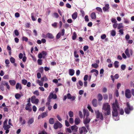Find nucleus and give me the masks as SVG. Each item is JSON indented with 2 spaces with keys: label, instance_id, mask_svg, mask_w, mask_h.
<instances>
[{
  "label": "nucleus",
  "instance_id": "obj_50",
  "mask_svg": "<svg viewBox=\"0 0 134 134\" xmlns=\"http://www.w3.org/2000/svg\"><path fill=\"white\" fill-rule=\"evenodd\" d=\"M119 113L121 115H123L124 113L123 109H120L119 110Z\"/></svg>",
  "mask_w": 134,
  "mask_h": 134
},
{
  "label": "nucleus",
  "instance_id": "obj_42",
  "mask_svg": "<svg viewBox=\"0 0 134 134\" xmlns=\"http://www.w3.org/2000/svg\"><path fill=\"white\" fill-rule=\"evenodd\" d=\"M66 132H68V133H71L72 132V131L69 128H66Z\"/></svg>",
  "mask_w": 134,
  "mask_h": 134
},
{
  "label": "nucleus",
  "instance_id": "obj_48",
  "mask_svg": "<svg viewBox=\"0 0 134 134\" xmlns=\"http://www.w3.org/2000/svg\"><path fill=\"white\" fill-rule=\"evenodd\" d=\"M96 9L98 12H102V9L99 7H97L96 8Z\"/></svg>",
  "mask_w": 134,
  "mask_h": 134
},
{
  "label": "nucleus",
  "instance_id": "obj_57",
  "mask_svg": "<svg viewBox=\"0 0 134 134\" xmlns=\"http://www.w3.org/2000/svg\"><path fill=\"white\" fill-rule=\"evenodd\" d=\"M53 15L56 18H58L59 17V15L58 14L56 13H54L53 14Z\"/></svg>",
  "mask_w": 134,
  "mask_h": 134
},
{
  "label": "nucleus",
  "instance_id": "obj_34",
  "mask_svg": "<svg viewBox=\"0 0 134 134\" xmlns=\"http://www.w3.org/2000/svg\"><path fill=\"white\" fill-rule=\"evenodd\" d=\"M95 72L96 74L97 75H96V76H97V75H98V71L96 69H92L91 70V73L93 72Z\"/></svg>",
  "mask_w": 134,
  "mask_h": 134
},
{
  "label": "nucleus",
  "instance_id": "obj_9",
  "mask_svg": "<svg viewBox=\"0 0 134 134\" xmlns=\"http://www.w3.org/2000/svg\"><path fill=\"white\" fill-rule=\"evenodd\" d=\"M112 107L113 109H117L119 108L118 103L116 99L115 100V103L113 104Z\"/></svg>",
  "mask_w": 134,
  "mask_h": 134
},
{
  "label": "nucleus",
  "instance_id": "obj_26",
  "mask_svg": "<svg viewBox=\"0 0 134 134\" xmlns=\"http://www.w3.org/2000/svg\"><path fill=\"white\" fill-rule=\"evenodd\" d=\"M122 25V23H119L118 24V26H117L118 29H120L121 28H123L124 27V26Z\"/></svg>",
  "mask_w": 134,
  "mask_h": 134
},
{
  "label": "nucleus",
  "instance_id": "obj_64",
  "mask_svg": "<svg viewBox=\"0 0 134 134\" xmlns=\"http://www.w3.org/2000/svg\"><path fill=\"white\" fill-rule=\"evenodd\" d=\"M38 134H47V133L45 131H43L38 133Z\"/></svg>",
  "mask_w": 134,
  "mask_h": 134
},
{
  "label": "nucleus",
  "instance_id": "obj_25",
  "mask_svg": "<svg viewBox=\"0 0 134 134\" xmlns=\"http://www.w3.org/2000/svg\"><path fill=\"white\" fill-rule=\"evenodd\" d=\"M34 121V119L33 118H31L28 121L27 123L29 125L32 124Z\"/></svg>",
  "mask_w": 134,
  "mask_h": 134
},
{
  "label": "nucleus",
  "instance_id": "obj_63",
  "mask_svg": "<svg viewBox=\"0 0 134 134\" xmlns=\"http://www.w3.org/2000/svg\"><path fill=\"white\" fill-rule=\"evenodd\" d=\"M88 48V47L87 46H85L83 47V50L84 51H86Z\"/></svg>",
  "mask_w": 134,
  "mask_h": 134
},
{
  "label": "nucleus",
  "instance_id": "obj_43",
  "mask_svg": "<svg viewBox=\"0 0 134 134\" xmlns=\"http://www.w3.org/2000/svg\"><path fill=\"white\" fill-rule=\"evenodd\" d=\"M37 82L38 83L39 85L40 86H42L43 85V82L39 80L37 81Z\"/></svg>",
  "mask_w": 134,
  "mask_h": 134
},
{
  "label": "nucleus",
  "instance_id": "obj_32",
  "mask_svg": "<svg viewBox=\"0 0 134 134\" xmlns=\"http://www.w3.org/2000/svg\"><path fill=\"white\" fill-rule=\"evenodd\" d=\"M119 62L117 61H115L114 63V67L115 68H118L119 67L118 64Z\"/></svg>",
  "mask_w": 134,
  "mask_h": 134
},
{
  "label": "nucleus",
  "instance_id": "obj_7",
  "mask_svg": "<svg viewBox=\"0 0 134 134\" xmlns=\"http://www.w3.org/2000/svg\"><path fill=\"white\" fill-rule=\"evenodd\" d=\"M125 94L126 97L128 99L131 98L132 96L131 91L129 89H127L126 90Z\"/></svg>",
  "mask_w": 134,
  "mask_h": 134
},
{
  "label": "nucleus",
  "instance_id": "obj_10",
  "mask_svg": "<svg viewBox=\"0 0 134 134\" xmlns=\"http://www.w3.org/2000/svg\"><path fill=\"white\" fill-rule=\"evenodd\" d=\"M71 128L73 132H77L78 131V127L76 125L71 126Z\"/></svg>",
  "mask_w": 134,
  "mask_h": 134
},
{
  "label": "nucleus",
  "instance_id": "obj_22",
  "mask_svg": "<svg viewBox=\"0 0 134 134\" xmlns=\"http://www.w3.org/2000/svg\"><path fill=\"white\" fill-rule=\"evenodd\" d=\"M47 113L48 111H46V112H44L42 113L41 114L42 118H43L47 116L48 115L47 114Z\"/></svg>",
  "mask_w": 134,
  "mask_h": 134
},
{
  "label": "nucleus",
  "instance_id": "obj_59",
  "mask_svg": "<svg viewBox=\"0 0 134 134\" xmlns=\"http://www.w3.org/2000/svg\"><path fill=\"white\" fill-rule=\"evenodd\" d=\"M67 97L68 98V99H71V94L70 93H68L67 94Z\"/></svg>",
  "mask_w": 134,
  "mask_h": 134
},
{
  "label": "nucleus",
  "instance_id": "obj_29",
  "mask_svg": "<svg viewBox=\"0 0 134 134\" xmlns=\"http://www.w3.org/2000/svg\"><path fill=\"white\" fill-rule=\"evenodd\" d=\"M49 123L51 124H53L54 123V120L53 118H50L49 120Z\"/></svg>",
  "mask_w": 134,
  "mask_h": 134
},
{
  "label": "nucleus",
  "instance_id": "obj_2",
  "mask_svg": "<svg viewBox=\"0 0 134 134\" xmlns=\"http://www.w3.org/2000/svg\"><path fill=\"white\" fill-rule=\"evenodd\" d=\"M102 109L105 111L104 113L105 115H109L111 114L110 106L108 103H103Z\"/></svg>",
  "mask_w": 134,
  "mask_h": 134
},
{
  "label": "nucleus",
  "instance_id": "obj_6",
  "mask_svg": "<svg viewBox=\"0 0 134 134\" xmlns=\"http://www.w3.org/2000/svg\"><path fill=\"white\" fill-rule=\"evenodd\" d=\"M63 125L59 121H57L54 123L53 126V127L54 129L57 130L58 129L61 128L62 127Z\"/></svg>",
  "mask_w": 134,
  "mask_h": 134
},
{
  "label": "nucleus",
  "instance_id": "obj_12",
  "mask_svg": "<svg viewBox=\"0 0 134 134\" xmlns=\"http://www.w3.org/2000/svg\"><path fill=\"white\" fill-rule=\"evenodd\" d=\"M92 103L93 106L95 107H97L98 105L97 101L96 99H94L92 101Z\"/></svg>",
  "mask_w": 134,
  "mask_h": 134
},
{
  "label": "nucleus",
  "instance_id": "obj_53",
  "mask_svg": "<svg viewBox=\"0 0 134 134\" xmlns=\"http://www.w3.org/2000/svg\"><path fill=\"white\" fill-rule=\"evenodd\" d=\"M22 40L23 41H25L26 42H27L28 40V38L27 37H23L22 38Z\"/></svg>",
  "mask_w": 134,
  "mask_h": 134
},
{
  "label": "nucleus",
  "instance_id": "obj_21",
  "mask_svg": "<svg viewBox=\"0 0 134 134\" xmlns=\"http://www.w3.org/2000/svg\"><path fill=\"white\" fill-rule=\"evenodd\" d=\"M77 12H75L72 14V18L73 19H76L77 18Z\"/></svg>",
  "mask_w": 134,
  "mask_h": 134
},
{
  "label": "nucleus",
  "instance_id": "obj_11",
  "mask_svg": "<svg viewBox=\"0 0 134 134\" xmlns=\"http://www.w3.org/2000/svg\"><path fill=\"white\" fill-rule=\"evenodd\" d=\"M112 115L113 117H117L118 115V112L117 109H114L112 111Z\"/></svg>",
  "mask_w": 134,
  "mask_h": 134
},
{
  "label": "nucleus",
  "instance_id": "obj_36",
  "mask_svg": "<svg viewBox=\"0 0 134 134\" xmlns=\"http://www.w3.org/2000/svg\"><path fill=\"white\" fill-rule=\"evenodd\" d=\"M110 34L112 36H114L116 34V33L115 30H112L111 31Z\"/></svg>",
  "mask_w": 134,
  "mask_h": 134
},
{
  "label": "nucleus",
  "instance_id": "obj_40",
  "mask_svg": "<svg viewBox=\"0 0 134 134\" xmlns=\"http://www.w3.org/2000/svg\"><path fill=\"white\" fill-rule=\"evenodd\" d=\"M77 35L76 32H74L73 33V36H72V39L73 40H75L76 37Z\"/></svg>",
  "mask_w": 134,
  "mask_h": 134
},
{
  "label": "nucleus",
  "instance_id": "obj_61",
  "mask_svg": "<svg viewBox=\"0 0 134 134\" xmlns=\"http://www.w3.org/2000/svg\"><path fill=\"white\" fill-rule=\"evenodd\" d=\"M77 52L75 51L74 52V57L76 58H78L79 57V55L78 54H77Z\"/></svg>",
  "mask_w": 134,
  "mask_h": 134
},
{
  "label": "nucleus",
  "instance_id": "obj_45",
  "mask_svg": "<svg viewBox=\"0 0 134 134\" xmlns=\"http://www.w3.org/2000/svg\"><path fill=\"white\" fill-rule=\"evenodd\" d=\"M4 86L1 83L0 88L1 90L2 91H3L4 90Z\"/></svg>",
  "mask_w": 134,
  "mask_h": 134
},
{
  "label": "nucleus",
  "instance_id": "obj_56",
  "mask_svg": "<svg viewBox=\"0 0 134 134\" xmlns=\"http://www.w3.org/2000/svg\"><path fill=\"white\" fill-rule=\"evenodd\" d=\"M41 80L42 81H46L47 80V78L46 77V76L42 77L41 78Z\"/></svg>",
  "mask_w": 134,
  "mask_h": 134
},
{
  "label": "nucleus",
  "instance_id": "obj_27",
  "mask_svg": "<svg viewBox=\"0 0 134 134\" xmlns=\"http://www.w3.org/2000/svg\"><path fill=\"white\" fill-rule=\"evenodd\" d=\"M10 125H7L4 126H3V128L4 130L8 129L10 127Z\"/></svg>",
  "mask_w": 134,
  "mask_h": 134
},
{
  "label": "nucleus",
  "instance_id": "obj_47",
  "mask_svg": "<svg viewBox=\"0 0 134 134\" xmlns=\"http://www.w3.org/2000/svg\"><path fill=\"white\" fill-rule=\"evenodd\" d=\"M79 115L81 118H82L83 117V115L82 112L81 111H79Z\"/></svg>",
  "mask_w": 134,
  "mask_h": 134
},
{
  "label": "nucleus",
  "instance_id": "obj_30",
  "mask_svg": "<svg viewBox=\"0 0 134 134\" xmlns=\"http://www.w3.org/2000/svg\"><path fill=\"white\" fill-rule=\"evenodd\" d=\"M25 109L26 110H28L29 112H31L32 111L31 108L30 107L27 106V105L26 106Z\"/></svg>",
  "mask_w": 134,
  "mask_h": 134
},
{
  "label": "nucleus",
  "instance_id": "obj_35",
  "mask_svg": "<svg viewBox=\"0 0 134 134\" xmlns=\"http://www.w3.org/2000/svg\"><path fill=\"white\" fill-rule=\"evenodd\" d=\"M87 108L90 111H91L92 113H93V112H94L93 110L92 109L90 105H88Z\"/></svg>",
  "mask_w": 134,
  "mask_h": 134
},
{
  "label": "nucleus",
  "instance_id": "obj_16",
  "mask_svg": "<svg viewBox=\"0 0 134 134\" xmlns=\"http://www.w3.org/2000/svg\"><path fill=\"white\" fill-rule=\"evenodd\" d=\"M81 122V120L79 118H77L75 119L74 120L75 123L76 125H78Z\"/></svg>",
  "mask_w": 134,
  "mask_h": 134
},
{
  "label": "nucleus",
  "instance_id": "obj_52",
  "mask_svg": "<svg viewBox=\"0 0 134 134\" xmlns=\"http://www.w3.org/2000/svg\"><path fill=\"white\" fill-rule=\"evenodd\" d=\"M61 35V33L60 32L58 33L56 36V38L57 39H59Z\"/></svg>",
  "mask_w": 134,
  "mask_h": 134
},
{
  "label": "nucleus",
  "instance_id": "obj_62",
  "mask_svg": "<svg viewBox=\"0 0 134 134\" xmlns=\"http://www.w3.org/2000/svg\"><path fill=\"white\" fill-rule=\"evenodd\" d=\"M126 68V66L124 65H122L121 66V68L123 70H124Z\"/></svg>",
  "mask_w": 134,
  "mask_h": 134
},
{
  "label": "nucleus",
  "instance_id": "obj_60",
  "mask_svg": "<svg viewBox=\"0 0 134 134\" xmlns=\"http://www.w3.org/2000/svg\"><path fill=\"white\" fill-rule=\"evenodd\" d=\"M88 76L87 75H85L84 77L83 80L85 81H86L87 80Z\"/></svg>",
  "mask_w": 134,
  "mask_h": 134
},
{
  "label": "nucleus",
  "instance_id": "obj_37",
  "mask_svg": "<svg viewBox=\"0 0 134 134\" xmlns=\"http://www.w3.org/2000/svg\"><path fill=\"white\" fill-rule=\"evenodd\" d=\"M10 60L12 63H13L15 62V59L13 57H12L10 58Z\"/></svg>",
  "mask_w": 134,
  "mask_h": 134
},
{
  "label": "nucleus",
  "instance_id": "obj_17",
  "mask_svg": "<svg viewBox=\"0 0 134 134\" xmlns=\"http://www.w3.org/2000/svg\"><path fill=\"white\" fill-rule=\"evenodd\" d=\"M47 37L49 39H53L54 38V36L52 34L48 33L46 34Z\"/></svg>",
  "mask_w": 134,
  "mask_h": 134
},
{
  "label": "nucleus",
  "instance_id": "obj_13",
  "mask_svg": "<svg viewBox=\"0 0 134 134\" xmlns=\"http://www.w3.org/2000/svg\"><path fill=\"white\" fill-rule=\"evenodd\" d=\"M110 8L109 7V5L108 4H106L105 5V6L103 8V10L104 12H106L107 11H108Z\"/></svg>",
  "mask_w": 134,
  "mask_h": 134
},
{
  "label": "nucleus",
  "instance_id": "obj_33",
  "mask_svg": "<svg viewBox=\"0 0 134 134\" xmlns=\"http://www.w3.org/2000/svg\"><path fill=\"white\" fill-rule=\"evenodd\" d=\"M21 95L19 93H16L15 95V97L17 99H19L21 97Z\"/></svg>",
  "mask_w": 134,
  "mask_h": 134
},
{
  "label": "nucleus",
  "instance_id": "obj_19",
  "mask_svg": "<svg viewBox=\"0 0 134 134\" xmlns=\"http://www.w3.org/2000/svg\"><path fill=\"white\" fill-rule=\"evenodd\" d=\"M97 98H98V101H102L103 98L102 95L100 93L98 94L97 96Z\"/></svg>",
  "mask_w": 134,
  "mask_h": 134
},
{
  "label": "nucleus",
  "instance_id": "obj_18",
  "mask_svg": "<svg viewBox=\"0 0 134 134\" xmlns=\"http://www.w3.org/2000/svg\"><path fill=\"white\" fill-rule=\"evenodd\" d=\"M16 89L19 88L20 90H21L22 88L21 85L19 83H17L16 85Z\"/></svg>",
  "mask_w": 134,
  "mask_h": 134
},
{
  "label": "nucleus",
  "instance_id": "obj_55",
  "mask_svg": "<svg viewBox=\"0 0 134 134\" xmlns=\"http://www.w3.org/2000/svg\"><path fill=\"white\" fill-rule=\"evenodd\" d=\"M41 53L42 54V55H44V56L43 57V58H44L47 55V53L46 52L43 51H42L41 52Z\"/></svg>",
  "mask_w": 134,
  "mask_h": 134
},
{
  "label": "nucleus",
  "instance_id": "obj_28",
  "mask_svg": "<svg viewBox=\"0 0 134 134\" xmlns=\"http://www.w3.org/2000/svg\"><path fill=\"white\" fill-rule=\"evenodd\" d=\"M125 53L128 57H130V56L129 52V50L128 48H127L125 50Z\"/></svg>",
  "mask_w": 134,
  "mask_h": 134
},
{
  "label": "nucleus",
  "instance_id": "obj_24",
  "mask_svg": "<svg viewBox=\"0 0 134 134\" xmlns=\"http://www.w3.org/2000/svg\"><path fill=\"white\" fill-rule=\"evenodd\" d=\"M91 17L92 19H95L96 18V13L94 12L92 13L91 15Z\"/></svg>",
  "mask_w": 134,
  "mask_h": 134
},
{
  "label": "nucleus",
  "instance_id": "obj_58",
  "mask_svg": "<svg viewBox=\"0 0 134 134\" xmlns=\"http://www.w3.org/2000/svg\"><path fill=\"white\" fill-rule=\"evenodd\" d=\"M103 98L104 99L106 100L108 98V96L107 94H104L103 95Z\"/></svg>",
  "mask_w": 134,
  "mask_h": 134
},
{
  "label": "nucleus",
  "instance_id": "obj_20",
  "mask_svg": "<svg viewBox=\"0 0 134 134\" xmlns=\"http://www.w3.org/2000/svg\"><path fill=\"white\" fill-rule=\"evenodd\" d=\"M75 73V71L73 69H70L69 70V74L70 75L73 76Z\"/></svg>",
  "mask_w": 134,
  "mask_h": 134
},
{
  "label": "nucleus",
  "instance_id": "obj_5",
  "mask_svg": "<svg viewBox=\"0 0 134 134\" xmlns=\"http://www.w3.org/2000/svg\"><path fill=\"white\" fill-rule=\"evenodd\" d=\"M79 131L80 134H86L88 131L84 126H82L79 128Z\"/></svg>",
  "mask_w": 134,
  "mask_h": 134
},
{
  "label": "nucleus",
  "instance_id": "obj_44",
  "mask_svg": "<svg viewBox=\"0 0 134 134\" xmlns=\"http://www.w3.org/2000/svg\"><path fill=\"white\" fill-rule=\"evenodd\" d=\"M33 94L38 96L39 95V93L38 90H36L34 92Z\"/></svg>",
  "mask_w": 134,
  "mask_h": 134
},
{
  "label": "nucleus",
  "instance_id": "obj_31",
  "mask_svg": "<svg viewBox=\"0 0 134 134\" xmlns=\"http://www.w3.org/2000/svg\"><path fill=\"white\" fill-rule=\"evenodd\" d=\"M91 66L92 67L95 69H97L99 66L96 63H95L94 64H92Z\"/></svg>",
  "mask_w": 134,
  "mask_h": 134
},
{
  "label": "nucleus",
  "instance_id": "obj_54",
  "mask_svg": "<svg viewBox=\"0 0 134 134\" xmlns=\"http://www.w3.org/2000/svg\"><path fill=\"white\" fill-rule=\"evenodd\" d=\"M69 121L70 123L71 124H73L74 122V120L73 119L71 118H70L69 119Z\"/></svg>",
  "mask_w": 134,
  "mask_h": 134
},
{
  "label": "nucleus",
  "instance_id": "obj_49",
  "mask_svg": "<svg viewBox=\"0 0 134 134\" xmlns=\"http://www.w3.org/2000/svg\"><path fill=\"white\" fill-rule=\"evenodd\" d=\"M65 125L67 127H69L70 125V124H69V122L67 120H65Z\"/></svg>",
  "mask_w": 134,
  "mask_h": 134
},
{
  "label": "nucleus",
  "instance_id": "obj_46",
  "mask_svg": "<svg viewBox=\"0 0 134 134\" xmlns=\"http://www.w3.org/2000/svg\"><path fill=\"white\" fill-rule=\"evenodd\" d=\"M14 33L16 36H18L19 35V33L17 30H15L14 31Z\"/></svg>",
  "mask_w": 134,
  "mask_h": 134
},
{
  "label": "nucleus",
  "instance_id": "obj_4",
  "mask_svg": "<svg viewBox=\"0 0 134 134\" xmlns=\"http://www.w3.org/2000/svg\"><path fill=\"white\" fill-rule=\"evenodd\" d=\"M95 114L96 116V118H99L101 120H103V116L102 113H100L99 110H95Z\"/></svg>",
  "mask_w": 134,
  "mask_h": 134
},
{
  "label": "nucleus",
  "instance_id": "obj_15",
  "mask_svg": "<svg viewBox=\"0 0 134 134\" xmlns=\"http://www.w3.org/2000/svg\"><path fill=\"white\" fill-rule=\"evenodd\" d=\"M1 83L4 86H6L7 89H9L10 86L7 82L5 81H2Z\"/></svg>",
  "mask_w": 134,
  "mask_h": 134
},
{
  "label": "nucleus",
  "instance_id": "obj_51",
  "mask_svg": "<svg viewBox=\"0 0 134 134\" xmlns=\"http://www.w3.org/2000/svg\"><path fill=\"white\" fill-rule=\"evenodd\" d=\"M39 71L41 73H42L44 71V68L43 67H42L39 68Z\"/></svg>",
  "mask_w": 134,
  "mask_h": 134
},
{
  "label": "nucleus",
  "instance_id": "obj_3",
  "mask_svg": "<svg viewBox=\"0 0 134 134\" xmlns=\"http://www.w3.org/2000/svg\"><path fill=\"white\" fill-rule=\"evenodd\" d=\"M127 107L124 109L125 111L126 114H129L130 112L133 109V108L132 106L130 105L129 102L126 103Z\"/></svg>",
  "mask_w": 134,
  "mask_h": 134
},
{
  "label": "nucleus",
  "instance_id": "obj_14",
  "mask_svg": "<svg viewBox=\"0 0 134 134\" xmlns=\"http://www.w3.org/2000/svg\"><path fill=\"white\" fill-rule=\"evenodd\" d=\"M57 98V96L56 94H54L53 93H51L49 95L48 98L50 99L53 98L54 99H56Z\"/></svg>",
  "mask_w": 134,
  "mask_h": 134
},
{
  "label": "nucleus",
  "instance_id": "obj_41",
  "mask_svg": "<svg viewBox=\"0 0 134 134\" xmlns=\"http://www.w3.org/2000/svg\"><path fill=\"white\" fill-rule=\"evenodd\" d=\"M37 63L38 65H41L42 64V60L41 59H38L37 60Z\"/></svg>",
  "mask_w": 134,
  "mask_h": 134
},
{
  "label": "nucleus",
  "instance_id": "obj_23",
  "mask_svg": "<svg viewBox=\"0 0 134 134\" xmlns=\"http://www.w3.org/2000/svg\"><path fill=\"white\" fill-rule=\"evenodd\" d=\"M9 82L10 85L12 86H14L16 83V81L14 80H10Z\"/></svg>",
  "mask_w": 134,
  "mask_h": 134
},
{
  "label": "nucleus",
  "instance_id": "obj_39",
  "mask_svg": "<svg viewBox=\"0 0 134 134\" xmlns=\"http://www.w3.org/2000/svg\"><path fill=\"white\" fill-rule=\"evenodd\" d=\"M69 115L70 117L72 118L74 116L73 112L71 111H70L69 112Z\"/></svg>",
  "mask_w": 134,
  "mask_h": 134
},
{
  "label": "nucleus",
  "instance_id": "obj_38",
  "mask_svg": "<svg viewBox=\"0 0 134 134\" xmlns=\"http://www.w3.org/2000/svg\"><path fill=\"white\" fill-rule=\"evenodd\" d=\"M21 81L22 83L24 85H26L27 82V81L25 79L22 80Z\"/></svg>",
  "mask_w": 134,
  "mask_h": 134
},
{
  "label": "nucleus",
  "instance_id": "obj_1",
  "mask_svg": "<svg viewBox=\"0 0 134 134\" xmlns=\"http://www.w3.org/2000/svg\"><path fill=\"white\" fill-rule=\"evenodd\" d=\"M83 114L84 118L86 117V118L83 121V123L85 125V126L87 129H88L89 125L87 124L90 123L91 120V119L88 117L90 115L89 112L88 110H86L85 109H84L83 110Z\"/></svg>",
  "mask_w": 134,
  "mask_h": 134
},
{
  "label": "nucleus",
  "instance_id": "obj_8",
  "mask_svg": "<svg viewBox=\"0 0 134 134\" xmlns=\"http://www.w3.org/2000/svg\"><path fill=\"white\" fill-rule=\"evenodd\" d=\"M31 101L32 103L37 104L39 102V100L38 99L36 98L35 96H33L31 97Z\"/></svg>",
  "mask_w": 134,
  "mask_h": 134
}]
</instances>
